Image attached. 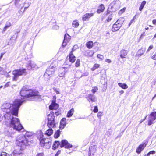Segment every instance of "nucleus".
Instances as JSON below:
<instances>
[{
	"instance_id": "ddd939ff",
	"label": "nucleus",
	"mask_w": 156,
	"mask_h": 156,
	"mask_svg": "<svg viewBox=\"0 0 156 156\" xmlns=\"http://www.w3.org/2000/svg\"><path fill=\"white\" fill-rule=\"evenodd\" d=\"M13 133L10 132H7L5 136V138L7 140V141L12 140L13 136Z\"/></svg>"
},
{
	"instance_id": "3c124183",
	"label": "nucleus",
	"mask_w": 156,
	"mask_h": 156,
	"mask_svg": "<svg viewBox=\"0 0 156 156\" xmlns=\"http://www.w3.org/2000/svg\"><path fill=\"white\" fill-rule=\"evenodd\" d=\"M152 58L154 60L156 59V52L155 54L152 57Z\"/></svg>"
},
{
	"instance_id": "f03ea898",
	"label": "nucleus",
	"mask_w": 156,
	"mask_h": 156,
	"mask_svg": "<svg viewBox=\"0 0 156 156\" xmlns=\"http://www.w3.org/2000/svg\"><path fill=\"white\" fill-rule=\"evenodd\" d=\"M16 144L17 145L20 147V150L24 149L25 146L29 144L28 139L24 134H20L17 137Z\"/></svg>"
},
{
	"instance_id": "4d7b16f0",
	"label": "nucleus",
	"mask_w": 156,
	"mask_h": 156,
	"mask_svg": "<svg viewBox=\"0 0 156 156\" xmlns=\"http://www.w3.org/2000/svg\"><path fill=\"white\" fill-rule=\"evenodd\" d=\"M152 23L153 24L156 25V20H153L152 21Z\"/></svg>"
},
{
	"instance_id": "412c9836",
	"label": "nucleus",
	"mask_w": 156,
	"mask_h": 156,
	"mask_svg": "<svg viewBox=\"0 0 156 156\" xmlns=\"http://www.w3.org/2000/svg\"><path fill=\"white\" fill-rule=\"evenodd\" d=\"M105 7L103 4L101 5L98 7V9L97 11V13H100L103 12L104 10Z\"/></svg>"
},
{
	"instance_id": "c9c22d12",
	"label": "nucleus",
	"mask_w": 156,
	"mask_h": 156,
	"mask_svg": "<svg viewBox=\"0 0 156 156\" xmlns=\"http://www.w3.org/2000/svg\"><path fill=\"white\" fill-rule=\"evenodd\" d=\"M60 135V131L59 130H58L55 133L54 135V137L55 138H58Z\"/></svg>"
},
{
	"instance_id": "20e7f679",
	"label": "nucleus",
	"mask_w": 156,
	"mask_h": 156,
	"mask_svg": "<svg viewBox=\"0 0 156 156\" xmlns=\"http://www.w3.org/2000/svg\"><path fill=\"white\" fill-rule=\"evenodd\" d=\"M12 74L13 75L12 80L16 81L19 76L26 74V69L23 68L18 69L15 70L12 72Z\"/></svg>"
},
{
	"instance_id": "e433bc0d",
	"label": "nucleus",
	"mask_w": 156,
	"mask_h": 156,
	"mask_svg": "<svg viewBox=\"0 0 156 156\" xmlns=\"http://www.w3.org/2000/svg\"><path fill=\"white\" fill-rule=\"evenodd\" d=\"M98 88L97 87H93L91 90V91L93 93H95L98 90Z\"/></svg>"
},
{
	"instance_id": "a878e982",
	"label": "nucleus",
	"mask_w": 156,
	"mask_h": 156,
	"mask_svg": "<svg viewBox=\"0 0 156 156\" xmlns=\"http://www.w3.org/2000/svg\"><path fill=\"white\" fill-rule=\"evenodd\" d=\"M145 49L141 48L138 51L136 55L138 56H140L143 55L144 53Z\"/></svg>"
},
{
	"instance_id": "f8f14e48",
	"label": "nucleus",
	"mask_w": 156,
	"mask_h": 156,
	"mask_svg": "<svg viewBox=\"0 0 156 156\" xmlns=\"http://www.w3.org/2000/svg\"><path fill=\"white\" fill-rule=\"evenodd\" d=\"M87 98V100L90 102V101L92 102H94L97 101V99L95 96L94 94H89Z\"/></svg>"
},
{
	"instance_id": "f704fd0d",
	"label": "nucleus",
	"mask_w": 156,
	"mask_h": 156,
	"mask_svg": "<svg viewBox=\"0 0 156 156\" xmlns=\"http://www.w3.org/2000/svg\"><path fill=\"white\" fill-rule=\"evenodd\" d=\"M27 6H26L24 7V10L23 11H21V10H20V11H19V12L20 13H21V12L22 13H24L25 11V10H26V9L28 7H29V6H30V3L29 2H27Z\"/></svg>"
},
{
	"instance_id": "de8ad7c7",
	"label": "nucleus",
	"mask_w": 156,
	"mask_h": 156,
	"mask_svg": "<svg viewBox=\"0 0 156 156\" xmlns=\"http://www.w3.org/2000/svg\"><path fill=\"white\" fill-rule=\"evenodd\" d=\"M150 155V154H154L155 153V151H152L150 152H149V153H148Z\"/></svg>"
},
{
	"instance_id": "a19ab883",
	"label": "nucleus",
	"mask_w": 156,
	"mask_h": 156,
	"mask_svg": "<svg viewBox=\"0 0 156 156\" xmlns=\"http://www.w3.org/2000/svg\"><path fill=\"white\" fill-rule=\"evenodd\" d=\"M126 8L124 7L123 8L120 10L119 12V14H122L125 11L126 9Z\"/></svg>"
},
{
	"instance_id": "f257e3e1",
	"label": "nucleus",
	"mask_w": 156,
	"mask_h": 156,
	"mask_svg": "<svg viewBox=\"0 0 156 156\" xmlns=\"http://www.w3.org/2000/svg\"><path fill=\"white\" fill-rule=\"evenodd\" d=\"M39 93L35 90L29 89L23 87L20 92L21 99H16L11 104L9 103H4L1 107L2 110L6 113L4 115L5 124L10 126L14 129L19 131L23 128L18 119L14 117L13 116H17L19 107L24 101L23 99L26 98L37 96Z\"/></svg>"
},
{
	"instance_id": "bb28decb",
	"label": "nucleus",
	"mask_w": 156,
	"mask_h": 156,
	"mask_svg": "<svg viewBox=\"0 0 156 156\" xmlns=\"http://www.w3.org/2000/svg\"><path fill=\"white\" fill-rule=\"evenodd\" d=\"M146 3V2L145 1H143L140 4V5L139 8V10L140 11H142L143 10Z\"/></svg>"
},
{
	"instance_id": "4468645a",
	"label": "nucleus",
	"mask_w": 156,
	"mask_h": 156,
	"mask_svg": "<svg viewBox=\"0 0 156 156\" xmlns=\"http://www.w3.org/2000/svg\"><path fill=\"white\" fill-rule=\"evenodd\" d=\"M58 104L55 103V101L53 100L51 105L49 106V109L50 110H56L58 107Z\"/></svg>"
},
{
	"instance_id": "c756f323",
	"label": "nucleus",
	"mask_w": 156,
	"mask_h": 156,
	"mask_svg": "<svg viewBox=\"0 0 156 156\" xmlns=\"http://www.w3.org/2000/svg\"><path fill=\"white\" fill-rule=\"evenodd\" d=\"M24 135L26 137H29L32 136L33 135V133L32 132H26V133L24 134Z\"/></svg>"
},
{
	"instance_id": "c03bdc74",
	"label": "nucleus",
	"mask_w": 156,
	"mask_h": 156,
	"mask_svg": "<svg viewBox=\"0 0 156 156\" xmlns=\"http://www.w3.org/2000/svg\"><path fill=\"white\" fill-rule=\"evenodd\" d=\"M93 111L94 113H97L98 112V109L97 106H94Z\"/></svg>"
},
{
	"instance_id": "69168bd1",
	"label": "nucleus",
	"mask_w": 156,
	"mask_h": 156,
	"mask_svg": "<svg viewBox=\"0 0 156 156\" xmlns=\"http://www.w3.org/2000/svg\"><path fill=\"white\" fill-rule=\"evenodd\" d=\"M150 155L148 153L145 155L144 156H149Z\"/></svg>"
},
{
	"instance_id": "4be33fe9",
	"label": "nucleus",
	"mask_w": 156,
	"mask_h": 156,
	"mask_svg": "<svg viewBox=\"0 0 156 156\" xmlns=\"http://www.w3.org/2000/svg\"><path fill=\"white\" fill-rule=\"evenodd\" d=\"M71 37L68 34H65L64 37V43L66 42H68L70 40Z\"/></svg>"
},
{
	"instance_id": "6e6552de",
	"label": "nucleus",
	"mask_w": 156,
	"mask_h": 156,
	"mask_svg": "<svg viewBox=\"0 0 156 156\" xmlns=\"http://www.w3.org/2000/svg\"><path fill=\"white\" fill-rule=\"evenodd\" d=\"M156 119V112H153L149 116L148 120V125H151L153 123V121Z\"/></svg>"
},
{
	"instance_id": "37998d69",
	"label": "nucleus",
	"mask_w": 156,
	"mask_h": 156,
	"mask_svg": "<svg viewBox=\"0 0 156 156\" xmlns=\"http://www.w3.org/2000/svg\"><path fill=\"white\" fill-rule=\"evenodd\" d=\"M153 48V45H151L148 48V49L147 50L146 52H149L150 50L152 49Z\"/></svg>"
},
{
	"instance_id": "393cba45",
	"label": "nucleus",
	"mask_w": 156,
	"mask_h": 156,
	"mask_svg": "<svg viewBox=\"0 0 156 156\" xmlns=\"http://www.w3.org/2000/svg\"><path fill=\"white\" fill-rule=\"evenodd\" d=\"M46 141L48 142H47V143L44 144V145H41V146L46 148H49L51 147V141Z\"/></svg>"
},
{
	"instance_id": "338daca9",
	"label": "nucleus",
	"mask_w": 156,
	"mask_h": 156,
	"mask_svg": "<svg viewBox=\"0 0 156 156\" xmlns=\"http://www.w3.org/2000/svg\"><path fill=\"white\" fill-rule=\"evenodd\" d=\"M3 69V68L2 67H0V71H1Z\"/></svg>"
},
{
	"instance_id": "b1692460",
	"label": "nucleus",
	"mask_w": 156,
	"mask_h": 156,
	"mask_svg": "<svg viewBox=\"0 0 156 156\" xmlns=\"http://www.w3.org/2000/svg\"><path fill=\"white\" fill-rule=\"evenodd\" d=\"M118 85L119 87L124 89H127L128 87V85L124 83H118Z\"/></svg>"
},
{
	"instance_id": "aec40b11",
	"label": "nucleus",
	"mask_w": 156,
	"mask_h": 156,
	"mask_svg": "<svg viewBox=\"0 0 156 156\" xmlns=\"http://www.w3.org/2000/svg\"><path fill=\"white\" fill-rule=\"evenodd\" d=\"M69 58L70 62L72 63L74 62L75 61V57L73 55L72 52L69 55Z\"/></svg>"
},
{
	"instance_id": "0eeeda50",
	"label": "nucleus",
	"mask_w": 156,
	"mask_h": 156,
	"mask_svg": "<svg viewBox=\"0 0 156 156\" xmlns=\"http://www.w3.org/2000/svg\"><path fill=\"white\" fill-rule=\"evenodd\" d=\"M40 134L39 138L40 144L41 146L44 145V144L47 143L46 141H51V140L50 138H44V136L41 131L40 132Z\"/></svg>"
},
{
	"instance_id": "423d86ee",
	"label": "nucleus",
	"mask_w": 156,
	"mask_h": 156,
	"mask_svg": "<svg viewBox=\"0 0 156 156\" xmlns=\"http://www.w3.org/2000/svg\"><path fill=\"white\" fill-rule=\"evenodd\" d=\"M54 112H51V113L48 116V122L47 123V126L50 128L54 127L55 124L54 120Z\"/></svg>"
},
{
	"instance_id": "680f3d73",
	"label": "nucleus",
	"mask_w": 156,
	"mask_h": 156,
	"mask_svg": "<svg viewBox=\"0 0 156 156\" xmlns=\"http://www.w3.org/2000/svg\"><path fill=\"white\" fill-rule=\"evenodd\" d=\"M64 41H63V43H62V46L64 47H65V46H66V44H67V42H66L65 43H64Z\"/></svg>"
},
{
	"instance_id": "4c0bfd02",
	"label": "nucleus",
	"mask_w": 156,
	"mask_h": 156,
	"mask_svg": "<svg viewBox=\"0 0 156 156\" xmlns=\"http://www.w3.org/2000/svg\"><path fill=\"white\" fill-rule=\"evenodd\" d=\"M80 60L79 59H78L76 62L75 66L77 67H78L80 66Z\"/></svg>"
},
{
	"instance_id": "13d9d810",
	"label": "nucleus",
	"mask_w": 156,
	"mask_h": 156,
	"mask_svg": "<svg viewBox=\"0 0 156 156\" xmlns=\"http://www.w3.org/2000/svg\"><path fill=\"white\" fill-rule=\"evenodd\" d=\"M54 90L56 93L57 94H58L59 93V91L57 90L56 89H55Z\"/></svg>"
},
{
	"instance_id": "bf43d9fd",
	"label": "nucleus",
	"mask_w": 156,
	"mask_h": 156,
	"mask_svg": "<svg viewBox=\"0 0 156 156\" xmlns=\"http://www.w3.org/2000/svg\"><path fill=\"white\" fill-rule=\"evenodd\" d=\"M60 151H58L57 152L56 154L55 155V156H58V155L60 154Z\"/></svg>"
},
{
	"instance_id": "6e6d98bb",
	"label": "nucleus",
	"mask_w": 156,
	"mask_h": 156,
	"mask_svg": "<svg viewBox=\"0 0 156 156\" xmlns=\"http://www.w3.org/2000/svg\"><path fill=\"white\" fill-rule=\"evenodd\" d=\"M55 114L56 115H58L59 114H60V113L58 111L57 112H55Z\"/></svg>"
},
{
	"instance_id": "052dcab7",
	"label": "nucleus",
	"mask_w": 156,
	"mask_h": 156,
	"mask_svg": "<svg viewBox=\"0 0 156 156\" xmlns=\"http://www.w3.org/2000/svg\"><path fill=\"white\" fill-rule=\"evenodd\" d=\"M8 27H10L11 25V24L10 23H9L8 24H7L6 25Z\"/></svg>"
},
{
	"instance_id": "49530a36",
	"label": "nucleus",
	"mask_w": 156,
	"mask_h": 156,
	"mask_svg": "<svg viewBox=\"0 0 156 156\" xmlns=\"http://www.w3.org/2000/svg\"><path fill=\"white\" fill-rule=\"evenodd\" d=\"M105 61L108 63H110L112 62V61L109 59L107 58L105 60Z\"/></svg>"
},
{
	"instance_id": "7c9ffc66",
	"label": "nucleus",
	"mask_w": 156,
	"mask_h": 156,
	"mask_svg": "<svg viewBox=\"0 0 156 156\" xmlns=\"http://www.w3.org/2000/svg\"><path fill=\"white\" fill-rule=\"evenodd\" d=\"M93 42L92 41H90L86 43V46L88 48H91L93 46Z\"/></svg>"
},
{
	"instance_id": "5fc2aeb1",
	"label": "nucleus",
	"mask_w": 156,
	"mask_h": 156,
	"mask_svg": "<svg viewBox=\"0 0 156 156\" xmlns=\"http://www.w3.org/2000/svg\"><path fill=\"white\" fill-rule=\"evenodd\" d=\"M133 21V19H132L129 24V26H130Z\"/></svg>"
},
{
	"instance_id": "6ab92c4d",
	"label": "nucleus",
	"mask_w": 156,
	"mask_h": 156,
	"mask_svg": "<svg viewBox=\"0 0 156 156\" xmlns=\"http://www.w3.org/2000/svg\"><path fill=\"white\" fill-rule=\"evenodd\" d=\"M127 54V52L126 50H122L121 51L120 56L122 58H124Z\"/></svg>"
},
{
	"instance_id": "a18cd8bd",
	"label": "nucleus",
	"mask_w": 156,
	"mask_h": 156,
	"mask_svg": "<svg viewBox=\"0 0 156 156\" xmlns=\"http://www.w3.org/2000/svg\"><path fill=\"white\" fill-rule=\"evenodd\" d=\"M10 82H9L5 84L4 86V88H5L6 87H8L10 85Z\"/></svg>"
},
{
	"instance_id": "ea45409f",
	"label": "nucleus",
	"mask_w": 156,
	"mask_h": 156,
	"mask_svg": "<svg viewBox=\"0 0 156 156\" xmlns=\"http://www.w3.org/2000/svg\"><path fill=\"white\" fill-rule=\"evenodd\" d=\"M97 116L98 118L101 119V117L102 116V112H99L98 113Z\"/></svg>"
},
{
	"instance_id": "cd10ccee",
	"label": "nucleus",
	"mask_w": 156,
	"mask_h": 156,
	"mask_svg": "<svg viewBox=\"0 0 156 156\" xmlns=\"http://www.w3.org/2000/svg\"><path fill=\"white\" fill-rule=\"evenodd\" d=\"M52 128H50L47 130H46L45 132V134L48 136H50L53 133V130L51 129Z\"/></svg>"
},
{
	"instance_id": "9b49d317",
	"label": "nucleus",
	"mask_w": 156,
	"mask_h": 156,
	"mask_svg": "<svg viewBox=\"0 0 156 156\" xmlns=\"http://www.w3.org/2000/svg\"><path fill=\"white\" fill-rule=\"evenodd\" d=\"M72 145L68 143L67 141L65 140H62L60 144L61 147H64L66 148H71Z\"/></svg>"
},
{
	"instance_id": "39448f33",
	"label": "nucleus",
	"mask_w": 156,
	"mask_h": 156,
	"mask_svg": "<svg viewBox=\"0 0 156 156\" xmlns=\"http://www.w3.org/2000/svg\"><path fill=\"white\" fill-rule=\"evenodd\" d=\"M124 21V18H119L113 25L112 29V31L115 32L118 30L122 26Z\"/></svg>"
},
{
	"instance_id": "dca6fc26",
	"label": "nucleus",
	"mask_w": 156,
	"mask_h": 156,
	"mask_svg": "<svg viewBox=\"0 0 156 156\" xmlns=\"http://www.w3.org/2000/svg\"><path fill=\"white\" fill-rule=\"evenodd\" d=\"M146 145L145 144H140L137 148L136 150V152L137 154H140L141 151L145 147Z\"/></svg>"
},
{
	"instance_id": "603ef678",
	"label": "nucleus",
	"mask_w": 156,
	"mask_h": 156,
	"mask_svg": "<svg viewBox=\"0 0 156 156\" xmlns=\"http://www.w3.org/2000/svg\"><path fill=\"white\" fill-rule=\"evenodd\" d=\"M7 154V153L5 152H2L1 156H6Z\"/></svg>"
},
{
	"instance_id": "8fccbe9b",
	"label": "nucleus",
	"mask_w": 156,
	"mask_h": 156,
	"mask_svg": "<svg viewBox=\"0 0 156 156\" xmlns=\"http://www.w3.org/2000/svg\"><path fill=\"white\" fill-rule=\"evenodd\" d=\"M36 156H44V155L43 153H40L37 154Z\"/></svg>"
},
{
	"instance_id": "2eb2a0df",
	"label": "nucleus",
	"mask_w": 156,
	"mask_h": 156,
	"mask_svg": "<svg viewBox=\"0 0 156 156\" xmlns=\"http://www.w3.org/2000/svg\"><path fill=\"white\" fill-rule=\"evenodd\" d=\"M94 15L93 13H86L82 17V20L83 21L88 20L89 18L92 16Z\"/></svg>"
},
{
	"instance_id": "473e14b6",
	"label": "nucleus",
	"mask_w": 156,
	"mask_h": 156,
	"mask_svg": "<svg viewBox=\"0 0 156 156\" xmlns=\"http://www.w3.org/2000/svg\"><path fill=\"white\" fill-rule=\"evenodd\" d=\"M94 52L92 51H88L87 52V54L86 55L88 57H92L93 56Z\"/></svg>"
},
{
	"instance_id": "2f4dec72",
	"label": "nucleus",
	"mask_w": 156,
	"mask_h": 156,
	"mask_svg": "<svg viewBox=\"0 0 156 156\" xmlns=\"http://www.w3.org/2000/svg\"><path fill=\"white\" fill-rule=\"evenodd\" d=\"M100 65L98 64H95L93 66V67L91 69V70L92 71L95 70L96 69H98L99 68Z\"/></svg>"
},
{
	"instance_id": "a211bd4d",
	"label": "nucleus",
	"mask_w": 156,
	"mask_h": 156,
	"mask_svg": "<svg viewBox=\"0 0 156 156\" xmlns=\"http://www.w3.org/2000/svg\"><path fill=\"white\" fill-rule=\"evenodd\" d=\"M65 67H63L60 68V69L59 70V77H64V76L65 73Z\"/></svg>"
},
{
	"instance_id": "58836bf2",
	"label": "nucleus",
	"mask_w": 156,
	"mask_h": 156,
	"mask_svg": "<svg viewBox=\"0 0 156 156\" xmlns=\"http://www.w3.org/2000/svg\"><path fill=\"white\" fill-rule=\"evenodd\" d=\"M97 57L100 59L101 60H103L104 58V56L102 55L101 54H98L97 55Z\"/></svg>"
},
{
	"instance_id": "7ed1b4c3",
	"label": "nucleus",
	"mask_w": 156,
	"mask_h": 156,
	"mask_svg": "<svg viewBox=\"0 0 156 156\" xmlns=\"http://www.w3.org/2000/svg\"><path fill=\"white\" fill-rule=\"evenodd\" d=\"M54 63L55 66H53V64H51L49 68L47 69L44 75V79L46 81H48L49 80L50 77L54 75L55 67L58 64L56 62H55Z\"/></svg>"
},
{
	"instance_id": "9d476101",
	"label": "nucleus",
	"mask_w": 156,
	"mask_h": 156,
	"mask_svg": "<svg viewBox=\"0 0 156 156\" xmlns=\"http://www.w3.org/2000/svg\"><path fill=\"white\" fill-rule=\"evenodd\" d=\"M27 68L29 69H38L39 67L36 65L34 62L32 61H29L28 62Z\"/></svg>"
},
{
	"instance_id": "864d4df0",
	"label": "nucleus",
	"mask_w": 156,
	"mask_h": 156,
	"mask_svg": "<svg viewBox=\"0 0 156 156\" xmlns=\"http://www.w3.org/2000/svg\"><path fill=\"white\" fill-rule=\"evenodd\" d=\"M8 27H7V26H6V25H5V26L4 27V28L3 29V31H5L6 30V29L8 28Z\"/></svg>"
},
{
	"instance_id": "0e129e2a",
	"label": "nucleus",
	"mask_w": 156,
	"mask_h": 156,
	"mask_svg": "<svg viewBox=\"0 0 156 156\" xmlns=\"http://www.w3.org/2000/svg\"><path fill=\"white\" fill-rule=\"evenodd\" d=\"M4 54H3V53H1V55L0 57V58H2L3 57V55H4Z\"/></svg>"
},
{
	"instance_id": "c85d7f7f",
	"label": "nucleus",
	"mask_w": 156,
	"mask_h": 156,
	"mask_svg": "<svg viewBox=\"0 0 156 156\" xmlns=\"http://www.w3.org/2000/svg\"><path fill=\"white\" fill-rule=\"evenodd\" d=\"M79 26V23L78 20H74L72 23V26L75 28H77Z\"/></svg>"
},
{
	"instance_id": "1a4fd4ad",
	"label": "nucleus",
	"mask_w": 156,
	"mask_h": 156,
	"mask_svg": "<svg viewBox=\"0 0 156 156\" xmlns=\"http://www.w3.org/2000/svg\"><path fill=\"white\" fill-rule=\"evenodd\" d=\"M119 5L117 4L116 1H113L110 4L108 9H111V11L115 12L119 9Z\"/></svg>"
},
{
	"instance_id": "e2e57ef3",
	"label": "nucleus",
	"mask_w": 156,
	"mask_h": 156,
	"mask_svg": "<svg viewBox=\"0 0 156 156\" xmlns=\"http://www.w3.org/2000/svg\"><path fill=\"white\" fill-rule=\"evenodd\" d=\"M124 92V91L123 90H121L119 91V93L120 94H122Z\"/></svg>"
},
{
	"instance_id": "f3484780",
	"label": "nucleus",
	"mask_w": 156,
	"mask_h": 156,
	"mask_svg": "<svg viewBox=\"0 0 156 156\" xmlns=\"http://www.w3.org/2000/svg\"><path fill=\"white\" fill-rule=\"evenodd\" d=\"M66 118H63L61 120L60 124V129H62L64 128L66 125Z\"/></svg>"
},
{
	"instance_id": "774afa93",
	"label": "nucleus",
	"mask_w": 156,
	"mask_h": 156,
	"mask_svg": "<svg viewBox=\"0 0 156 156\" xmlns=\"http://www.w3.org/2000/svg\"><path fill=\"white\" fill-rule=\"evenodd\" d=\"M154 38H156V34H155V35L154 36Z\"/></svg>"
},
{
	"instance_id": "5701e85b",
	"label": "nucleus",
	"mask_w": 156,
	"mask_h": 156,
	"mask_svg": "<svg viewBox=\"0 0 156 156\" xmlns=\"http://www.w3.org/2000/svg\"><path fill=\"white\" fill-rule=\"evenodd\" d=\"M74 112V110L73 108H71L69 110L67 113L66 116L67 117L69 118L73 115Z\"/></svg>"
},
{
	"instance_id": "79ce46f5",
	"label": "nucleus",
	"mask_w": 156,
	"mask_h": 156,
	"mask_svg": "<svg viewBox=\"0 0 156 156\" xmlns=\"http://www.w3.org/2000/svg\"><path fill=\"white\" fill-rule=\"evenodd\" d=\"M112 15H110L109 16L108 18L106 19V21L107 22H109L112 19Z\"/></svg>"
},
{
	"instance_id": "09e8293b",
	"label": "nucleus",
	"mask_w": 156,
	"mask_h": 156,
	"mask_svg": "<svg viewBox=\"0 0 156 156\" xmlns=\"http://www.w3.org/2000/svg\"><path fill=\"white\" fill-rule=\"evenodd\" d=\"M20 1V0H15V5L16 6H17L18 4Z\"/></svg>"
},
{
	"instance_id": "72a5a7b5",
	"label": "nucleus",
	"mask_w": 156,
	"mask_h": 156,
	"mask_svg": "<svg viewBox=\"0 0 156 156\" xmlns=\"http://www.w3.org/2000/svg\"><path fill=\"white\" fill-rule=\"evenodd\" d=\"M60 143L58 141H55L54 144L53 145V148H54L55 149L57 148L58 146L60 145Z\"/></svg>"
}]
</instances>
